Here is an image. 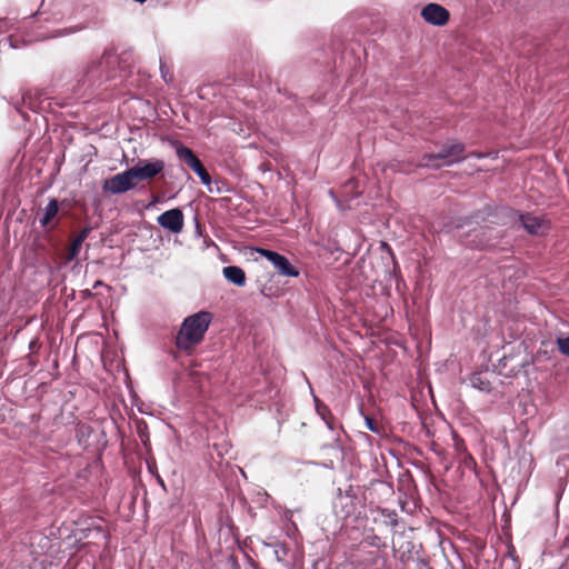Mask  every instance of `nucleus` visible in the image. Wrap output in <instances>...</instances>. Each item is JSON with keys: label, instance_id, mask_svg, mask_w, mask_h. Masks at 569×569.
I'll use <instances>...</instances> for the list:
<instances>
[{"label": "nucleus", "instance_id": "4c0bfd02", "mask_svg": "<svg viewBox=\"0 0 569 569\" xmlns=\"http://www.w3.org/2000/svg\"><path fill=\"white\" fill-rule=\"evenodd\" d=\"M18 111L20 112V114H22V116L26 118V114L23 113V111H22V110H20V109L18 108Z\"/></svg>", "mask_w": 569, "mask_h": 569}, {"label": "nucleus", "instance_id": "f257e3e1", "mask_svg": "<svg viewBox=\"0 0 569 569\" xmlns=\"http://www.w3.org/2000/svg\"><path fill=\"white\" fill-rule=\"evenodd\" d=\"M161 159H140L133 167L126 169L103 181V190L112 194L124 193L136 188L137 181L151 180L164 170Z\"/></svg>", "mask_w": 569, "mask_h": 569}, {"label": "nucleus", "instance_id": "2eb2a0df", "mask_svg": "<svg viewBox=\"0 0 569 569\" xmlns=\"http://www.w3.org/2000/svg\"><path fill=\"white\" fill-rule=\"evenodd\" d=\"M92 231V228L91 227H84L77 236L76 238L72 240L71 242V246L66 254V260L68 262L74 260L79 252H80V249H81V246L82 243L84 242V240L88 238V236L90 234V232Z\"/></svg>", "mask_w": 569, "mask_h": 569}, {"label": "nucleus", "instance_id": "b1692460", "mask_svg": "<svg viewBox=\"0 0 569 569\" xmlns=\"http://www.w3.org/2000/svg\"><path fill=\"white\" fill-rule=\"evenodd\" d=\"M471 386L481 390L489 392L490 391V382L487 380H482L480 375H473L470 379Z\"/></svg>", "mask_w": 569, "mask_h": 569}, {"label": "nucleus", "instance_id": "4468645a", "mask_svg": "<svg viewBox=\"0 0 569 569\" xmlns=\"http://www.w3.org/2000/svg\"><path fill=\"white\" fill-rule=\"evenodd\" d=\"M46 99L47 96L43 90L31 89L23 93L22 103L27 106L30 110L37 112L39 109H41V104Z\"/></svg>", "mask_w": 569, "mask_h": 569}, {"label": "nucleus", "instance_id": "393cba45", "mask_svg": "<svg viewBox=\"0 0 569 569\" xmlns=\"http://www.w3.org/2000/svg\"><path fill=\"white\" fill-rule=\"evenodd\" d=\"M558 350L561 355L569 357V337H558L556 339Z\"/></svg>", "mask_w": 569, "mask_h": 569}, {"label": "nucleus", "instance_id": "72a5a7b5", "mask_svg": "<svg viewBox=\"0 0 569 569\" xmlns=\"http://www.w3.org/2000/svg\"><path fill=\"white\" fill-rule=\"evenodd\" d=\"M406 505H407V502H406V501H401V502H400V506H401V509H402V510H408V507H407Z\"/></svg>", "mask_w": 569, "mask_h": 569}, {"label": "nucleus", "instance_id": "c9c22d12", "mask_svg": "<svg viewBox=\"0 0 569 569\" xmlns=\"http://www.w3.org/2000/svg\"><path fill=\"white\" fill-rule=\"evenodd\" d=\"M476 158H482L483 156L481 153H472Z\"/></svg>", "mask_w": 569, "mask_h": 569}, {"label": "nucleus", "instance_id": "dca6fc26", "mask_svg": "<svg viewBox=\"0 0 569 569\" xmlns=\"http://www.w3.org/2000/svg\"><path fill=\"white\" fill-rule=\"evenodd\" d=\"M316 411L320 416V418L325 421L327 428L331 431H336L337 428L341 429V426H338L333 415L331 413L328 406L320 402V400L313 395Z\"/></svg>", "mask_w": 569, "mask_h": 569}, {"label": "nucleus", "instance_id": "1a4fd4ad", "mask_svg": "<svg viewBox=\"0 0 569 569\" xmlns=\"http://www.w3.org/2000/svg\"><path fill=\"white\" fill-rule=\"evenodd\" d=\"M272 548L274 557L281 566L288 569L299 566L300 553L298 547L290 542H276Z\"/></svg>", "mask_w": 569, "mask_h": 569}, {"label": "nucleus", "instance_id": "58836bf2", "mask_svg": "<svg viewBox=\"0 0 569 569\" xmlns=\"http://www.w3.org/2000/svg\"><path fill=\"white\" fill-rule=\"evenodd\" d=\"M136 1H137V2H139V3H143V2H146L147 0H136Z\"/></svg>", "mask_w": 569, "mask_h": 569}, {"label": "nucleus", "instance_id": "bb28decb", "mask_svg": "<svg viewBox=\"0 0 569 569\" xmlns=\"http://www.w3.org/2000/svg\"><path fill=\"white\" fill-rule=\"evenodd\" d=\"M558 468H563L565 473L568 475L569 472V455H562L557 459L556 462Z\"/></svg>", "mask_w": 569, "mask_h": 569}, {"label": "nucleus", "instance_id": "0eeeda50", "mask_svg": "<svg viewBox=\"0 0 569 569\" xmlns=\"http://www.w3.org/2000/svg\"><path fill=\"white\" fill-rule=\"evenodd\" d=\"M257 252L260 253L261 257L266 258L269 262H271L279 274L292 278L299 276V270L293 267L289 259L283 254L264 248H257Z\"/></svg>", "mask_w": 569, "mask_h": 569}, {"label": "nucleus", "instance_id": "7c9ffc66", "mask_svg": "<svg viewBox=\"0 0 569 569\" xmlns=\"http://www.w3.org/2000/svg\"><path fill=\"white\" fill-rule=\"evenodd\" d=\"M8 28V22L4 19H0V32Z\"/></svg>", "mask_w": 569, "mask_h": 569}, {"label": "nucleus", "instance_id": "aec40b11", "mask_svg": "<svg viewBox=\"0 0 569 569\" xmlns=\"http://www.w3.org/2000/svg\"><path fill=\"white\" fill-rule=\"evenodd\" d=\"M283 520L286 521V535L290 539V543H292L295 547H298L299 545V530L297 525L292 521V513L291 511L287 510L283 513Z\"/></svg>", "mask_w": 569, "mask_h": 569}, {"label": "nucleus", "instance_id": "f704fd0d", "mask_svg": "<svg viewBox=\"0 0 569 569\" xmlns=\"http://www.w3.org/2000/svg\"><path fill=\"white\" fill-rule=\"evenodd\" d=\"M406 505H407V502H406V501H401V502H400V506H401V509H402V510H408V507H407Z\"/></svg>", "mask_w": 569, "mask_h": 569}, {"label": "nucleus", "instance_id": "39448f33", "mask_svg": "<svg viewBox=\"0 0 569 569\" xmlns=\"http://www.w3.org/2000/svg\"><path fill=\"white\" fill-rule=\"evenodd\" d=\"M74 11L76 7L71 0H52L49 9H44V2H42L36 16L43 18L46 21L60 22L72 17Z\"/></svg>", "mask_w": 569, "mask_h": 569}, {"label": "nucleus", "instance_id": "e433bc0d", "mask_svg": "<svg viewBox=\"0 0 569 569\" xmlns=\"http://www.w3.org/2000/svg\"><path fill=\"white\" fill-rule=\"evenodd\" d=\"M477 222L479 221V214L477 213L475 217H472Z\"/></svg>", "mask_w": 569, "mask_h": 569}, {"label": "nucleus", "instance_id": "f03ea898", "mask_svg": "<svg viewBox=\"0 0 569 569\" xmlns=\"http://www.w3.org/2000/svg\"><path fill=\"white\" fill-rule=\"evenodd\" d=\"M211 320L209 311H199L184 318L174 339L176 347L182 351L194 348L203 340Z\"/></svg>", "mask_w": 569, "mask_h": 569}, {"label": "nucleus", "instance_id": "9b49d317", "mask_svg": "<svg viewBox=\"0 0 569 569\" xmlns=\"http://www.w3.org/2000/svg\"><path fill=\"white\" fill-rule=\"evenodd\" d=\"M420 14L426 22L437 27L445 26L450 18L449 11L443 6L433 2L426 4Z\"/></svg>", "mask_w": 569, "mask_h": 569}, {"label": "nucleus", "instance_id": "a878e982", "mask_svg": "<svg viewBox=\"0 0 569 569\" xmlns=\"http://www.w3.org/2000/svg\"><path fill=\"white\" fill-rule=\"evenodd\" d=\"M160 73H161V78L163 79V81L166 83H171L172 80H173V77L172 74L170 73L169 69L167 68V66L164 64V62L160 59Z\"/></svg>", "mask_w": 569, "mask_h": 569}, {"label": "nucleus", "instance_id": "cd10ccee", "mask_svg": "<svg viewBox=\"0 0 569 569\" xmlns=\"http://www.w3.org/2000/svg\"><path fill=\"white\" fill-rule=\"evenodd\" d=\"M365 422H366L367 428L371 432L377 433V435L380 433V428L378 427V425L376 423V421L372 418L366 417L365 418Z\"/></svg>", "mask_w": 569, "mask_h": 569}, {"label": "nucleus", "instance_id": "473e14b6", "mask_svg": "<svg viewBox=\"0 0 569 569\" xmlns=\"http://www.w3.org/2000/svg\"><path fill=\"white\" fill-rule=\"evenodd\" d=\"M485 212L489 216L492 212V208L490 206L485 208Z\"/></svg>", "mask_w": 569, "mask_h": 569}, {"label": "nucleus", "instance_id": "5701e85b", "mask_svg": "<svg viewBox=\"0 0 569 569\" xmlns=\"http://www.w3.org/2000/svg\"><path fill=\"white\" fill-rule=\"evenodd\" d=\"M385 562L386 560L379 555V550H375L369 552V556L363 559L362 565H372L376 569H381L385 567Z\"/></svg>", "mask_w": 569, "mask_h": 569}, {"label": "nucleus", "instance_id": "f8f14e48", "mask_svg": "<svg viewBox=\"0 0 569 569\" xmlns=\"http://www.w3.org/2000/svg\"><path fill=\"white\" fill-rule=\"evenodd\" d=\"M157 222L163 229L172 233H179L183 228V213L179 208L170 209L157 218Z\"/></svg>", "mask_w": 569, "mask_h": 569}, {"label": "nucleus", "instance_id": "20e7f679", "mask_svg": "<svg viewBox=\"0 0 569 569\" xmlns=\"http://www.w3.org/2000/svg\"><path fill=\"white\" fill-rule=\"evenodd\" d=\"M118 62L117 57L108 51L89 62L84 69L81 81L88 87H99L114 76V66Z\"/></svg>", "mask_w": 569, "mask_h": 569}, {"label": "nucleus", "instance_id": "c756f323", "mask_svg": "<svg viewBox=\"0 0 569 569\" xmlns=\"http://www.w3.org/2000/svg\"><path fill=\"white\" fill-rule=\"evenodd\" d=\"M9 42H10V47L13 48V49H17L19 48L20 46L18 44V40L14 36H10L8 38Z\"/></svg>", "mask_w": 569, "mask_h": 569}, {"label": "nucleus", "instance_id": "f3484780", "mask_svg": "<svg viewBox=\"0 0 569 569\" xmlns=\"http://www.w3.org/2000/svg\"><path fill=\"white\" fill-rule=\"evenodd\" d=\"M375 520L390 529H395L399 523L397 511L388 508H378Z\"/></svg>", "mask_w": 569, "mask_h": 569}, {"label": "nucleus", "instance_id": "a211bd4d", "mask_svg": "<svg viewBox=\"0 0 569 569\" xmlns=\"http://www.w3.org/2000/svg\"><path fill=\"white\" fill-rule=\"evenodd\" d=\"M77 30H78V28H69V29L64 28V29L56 30L50 33L37 31L34 34L28 36V39L23 40V43L26 44V43L32 42V41H42V40H47V39H51V38L63 37V36L73 33Z\"/></svg>", "mask_w": 569, "mask_h": 569}, {"label": "nucleus", "instance_id": "4be33fe9", "mask_svg": "<svg viewBox=\"0 0 569 569\" xmlns=\"http://www.w3.org/2000/svg\"><path fill=\"white\" fill-rule=\"evenodd\" d=\"M80 533H81V538H92V539H96V538H99V537H103L106 538V533L104 531L102 530V528L99 526V525H96V521L92 520L90 526L88 527H81L79 529Z\"/></svg>", "mask_w": 569, "mask_h": 569}, {"label": "nucleus", "instance_id": "6ab92c4d", "mask_svg": "<svg viewBox=\"0 0 569 569\" xmlns=\"http://www.w3.org/2000/svg\"><path fill=\"white\" fill-rule=\"evenodd\" d=\"M222 273L229 282H231L238 287H242L246 284V273L240 267H237V266L224 267L222 270Z\"/></svg>", "mask_w": 569, "mask_h": 569}, {"label": "nucleus", "instance_id": "6e6552de", "mask_svg": "<svg viewBox=\"0 0 569 569\" xmlns=\"http://www.w3.org/2000/svg\"><path fill=\"white\" fill-rule=\"evenodd\" d=\"M176 153L181 161L186 162L194 171L202 184L209 186L211 183L210 174L190 148L179 146Z\"/></svg>", "mask_w": 569, "mask_h": 569}, {"label": "nucleus", "instance_id": "412c9836", "mask_svg": "<svg viewBox=\"0 0 569 569\" xmlns=\"http://www.w3.org/2000/svg\"><path fill=\"white\" fill-rule=\"evenodd\" d=\"M58 211H59L58 200L54 198L49 199V202L43 210V214L39 220L40 226L42 228L47 227L50 223V221L58 214Z\"/></svg>", "mask_w": 569, "mask_h": 569}, {"label": "nucleus", "instance_id": "7ed1b4c3", "mask_svg": "<svg viewBox=\"0 0 569 569\" xmlns=\"http://www.w3.org/2000/svg\"><path fill=\"white\" fill-rule=\"evenodd\" d=\"M465 150L466 147L462 142L447 140L438 152L423 154L420 166L430 169L450 167L465 160Z\"/></svg>", "mask_w": 569, "mask_h": 569}, {"label": "nucleus", "instance_id": "2f4dec72", "mask_svg": "<svg viewBox=\"0 0 569 569\" xmlns=\"http://www.w3.org/2000/svg\"><path fill=\"white\" fill-rule=\"evenodd\" d=\"M372 539H373L372 545H375V546H379V543H380V538H379V537H377V536H375Z\"/></svg>", "mask_w": 569, "mask_h": 569}, {"label": "nucleus", "instance_id": "9d476101", "mask_svg": "<svg viewBox=\"0 0 569 569\" xmlns=\"http://www.w3.org/2000/svg\"><path fill=\"white\" fill-rule=\"evenodd\" d=\"M473 236L469 241L473 247L478 249H489L496 246L497 239L502 237L500 230L496 228L485 226L472 230Z\"/></svg>", "mask_w": 569, "mask_h": 569}, {"label": "nucleus", "instance_id": "ddd939ff", "mask_svg": "<svg viewBox=\"0 0 569 569\" xmlns=\"http://www.w3.org/2000/svg\"><path fill=\"white\" fill-rule=\"evenodd\" d=\"M355 499L356 497L349 491H347L345 495L339 492L333 505L336 513L341 517H348L351 515L356 509Z\"/></svg>", "mask_w": 569, "mask_h": 569}, {"label": "nucleus", "instance_id": "c85d7f7f", "mask_svg": "<svg viewBox=\"0 0 569 569\" xmlns=\"http://www.w3.org/2000/svg\"><path fill=\"white\" fill-rule=\"evenodd\" d=\"M462 463L468 467V468H471L472 466H475V460L472 458V456L468 452H465L463 453V457H462Z\"/></svg>", "mask_w": 569, "mask_h": 569}, {"label": "nucleus", "instance_id": "423d86ee", "mask_svg": "<svg viewBox=\"0 0 569 569\" xmlns=\"http://www.w3.org/2000/svg\"><path fill=\"white\" fill-rule=\"evenodd\" d=\"M512 218H517L522 228L531 236H545L550 230V222L540 216L532 213H520L509 210Z\"/></svg>", "mask_w": 569, "mask_h": 569}]
</instances>
